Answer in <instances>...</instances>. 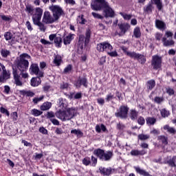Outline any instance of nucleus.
I'll list each match as a JSON object with an SVG mask.
<instances>
[{
  "mask_svg": "<svg viewBox=\"0 0 176 176\" xmlns=\"http://www.w3.org/2000/svg\"><path fill=\"white\" fill-rule=\"evenodd\" d=\"M30 58L31 56L28 54H22L16 60L17 68L21 71L20 75L23 79H28L29 75L25 71L28 69L30 65L28 60Z\"/></svg>",
  "mask_w": 176,
  "mask_h": 176,
  "instance_id": "obj_1",
  "label": "nucleus"
},
{
  "mask_svg": "<svg viewBox=\"0 0 176 176\" xmlns=\"http://www.w3.org/2000/svg\"><path fill=\"white\" fill-rule=\"evenodd\" d=\"M42 14H43V10L41 8H36L35 14H33L32 16V21L34 25H37L40 31L45 32V31H46V28L45 27V25L41 22Z\"/></svg>",
  "mask_w": 176,
  "mask_h": 176,
  "instance_id": "obj_2",
  "label": "nucleus"
},
{
  "mask_svg": "<svg viewBox=\"0 0 176 176\" xmlns=\"http://www.w3.org/2000/svg\"><path fill=\"white\" fill-rule=\"evenodd\" d=\"M96 49L98 52H107L110 57H118V52L116 50L112 51L113 47L108 42L98 44Z\"/></svg>",
  "mask_w": 176,
  "mask_h": 176,
  "instance_id": "obj_3",
  "label": "nucleus"
},
{
  "mask_svg": "<svg viewBox=\"0 0 176 176\" xmlns=\"http://www.w3.org/2000/svg\"><path fill=\"white\" fill-rule=\"evenodd\" d=\"M67 111L60 110L56 112V116L58 119L65 122V120H71L75 116V110L72 109H67Z\"/></svg>",
  "mask_w": 176,
  "mask_h": 176,
  "instance_id": "obj_4",
  "label": "nucleus"
},
{
  "mask_svg": "<svg viewBox=\"0 0 176 176\" xmlns=\"http://www.w3.org/2000/svg\"><path fill=\"white\" fill-rule=\"evenodd\" d=\"M91 34V32L90 30H87L86 32V37L85 38V36L83 35H80L78 38V46L80 49H83V46L85 45H87L89 43V41H90V35Z\"/></svg>",
  "mask_w": 176,
  "mask_h": 176,
  "instance_id": "obj_5",
  "label": "nucleus"
},
{
  "mask_svg": "<svg viewBox=\"0 0 176 176\" xmlns=\"http://www.w3.org/2000/svg\"><path fill=\"white\" fill-rule=\"evenodd\" d=\"M50 10L52 12L53 17H54L56 21L64 14V11H63V8H61L60 6L52 5L50 6Z\"/></svg>",
  "mask_w": 176,
  "mask_h": 176,
  "instance_id": "obj_6",
  "label": "nucleus"
},
{
  "mask_svg": "<svg viewBox=\"0 0 176 176\" xmlns=\"http://www.w3.org/2000/svg\"><path fill=\"white\" fill-rule=\"evenodd\" d=\"M107 3L105 0H91V9L92 10H101Z\"/></svg>",
  "mask_w": 176,
  "mask_h": 176,
  "instance_id": "obj_7",
  "label": "nucleus"
},
{
  "mask_svg": "<svg viewBox=\"0 0 176 176\" xmlns=\"http://www.w3.org/2000/svg\"><path fill=\"white\" fill-rule=\"evenodd\" d=\"M30 72L31 75H36L38 78H43V72L39 70V66L36 63L30 65Z\"/></svg>",
  "mask_w": 176,
  "mask_h": 176,
  "instance_id": "obj_8",
  "label": "nucleus"
},
{
  "mask_svg": "<svg viewBox=\"0 0 176 176\" xmlns=\"http://www.w3.org/2000/svg\"><path fill=\"white\" fill-rule=\"evenodd\" d=\"M44 24H53L54 21H57V19L54 16H52L49 12H45L42 19Z\"/></svg>",
  "mask_w": 176,
  "mask_h": 176,
  "instance_id": "obj_9",
  "label": "nucleus"
},
{
  "mask_svg": "<svg viewBox=\"0 0 176 176\" xmlns=\"http://www.w3.org/2000/svg\"><path fill=\"white\" fill-rule=\"evenodd\" d=\"M10 74L9 72L6 71L5 66L0 63V82H5L6 79H9Z\"/></svg>",
  "mask_w": 176,
  "mask_h": 176,
  "instance_id": "obj_10",
  "label": "nucleus"
},
{
  "mask_svg": "<svg viewBox=\"0 0 176 176\" xmlns=\"http://www.w3.org/2000/svg\"><path fill=\"white\" fill-rule=\"evenodd\" d=\"M103 9V14L106 19H108V17H115V11L109 6V4L108 3L104 6Z\"/></svg>",
  "mask_w": 176,
  "mask_h": 176,
  "instance_id": "obj_11",
  "label": "nucleus"
},
{
  "mask_svg": "<svg viewBox=\"0 0 176 176\" xmlns=\"http://www.w3.org/2000/svg\"><path fill=\"white\" fill-rule=\"evenodd\" d=\"M151 64L154 69H159L162 67V57L157 55L153 56Z\"/></svg>",
  "mask_w": 176,
  "mask_h": 176,
  "instance_id": "obj_12",
  "label": "nucleus"
},
{
  "mask_svg": "<svg viewBox=\"0 0 176 176\" xmlns=\"http://www.w3.org/2000/svg\"><path fill=\"white\" fill-rule=\"evenodd\" d=\"M127 112H129V108L125 106H121L120 107V111L115 113L117 118H121L122 119H124L127 118Z\"/></svg>",
  "mask_w": 176,
  "mask_h": 176,
  "instance_id": "obj_13",
  "label": "nucleus"
},
{
  "mask_svg": "<svg viewBox=\"0 0 176 176\" xmlns=\"http://www.w3.org/2000/svg\"><path fill=\"white\" fill-rule=\"evenodd\" d=\"M12 74H13L15 85H16V86H23V82H21V80L20 78V73H19V71L13 69Z\"/></svg>",
  "mask_w": 176,
  "mask_h": 176,
  "instance_id": "obj_14",
  "label": "nucleus"
},
{
  "mask_svg": "<svg viewBox=\"0 0 176 176\" xmlns=\"http://www.w3.org/2000/svg\"><path fill=\"white\" fill-rule=\"evenodd\" d=\"M58 105L60 111H65V109H68V102H67V100L64 98H59Z\"/></svg>",
  "mask_w": 176,
  "mask_h": 176,
  "instance_id": "obj_15",
  "label": "nucleus"
},
{
  "mask_svg": "<svg viewBox=\"0 0 176 176\" xmlns=\"http://www.w3.org/2000/svg\"><path fill=\"white\" fill-rule=\"evenodd\" d=\"M113 155V154L111 151H104L101 160H103L104 162L110 160Z\"/></svg>",
  "mask_w": 176,
  "mask_h": 176,
  "instance_id": "obj_16",
  "label": "nucleus"
},
{
  "mask_svg": "<svg viewBox=\"0 0 176 176\" xmlns=\"http://www.w3.org/2000/svg\"><path fill=\"white\" fill-rule=\"evenodd\" d=\"M75 38V34H69L67 36H65L63 42L65 45H69L71 43V41Z\"/></svg>",
  "mask_w": 176,
  "mask_h": 176,
  "instance_id": "obj_17",
  "label": "nucleus"
},
{
  "mask_svg": "<svg viewBox=\"0 0 176 176\" xmlns=\"http://www.w3.org/2000/svg\"><path fill=\"white\" fill-rule=\"evenodd\" d=\"M85 86V87H87V80L86 78H81L77 80L76 82V87L79 88L80 86Z\"/></svg>",
  "mask_w": 176,
  "mask_h": 176,
  "instance_id": "obj_18",
  "label": "nucleus"
},
{
  "mask_svg": "<svg viewBox=\"0 0 176 176\" xmlns=\"http://www.w3.org/2000/svg\"><path fill=\"white\" fill-rule=\"evenodd\" d=\"M130 28V25L129 23H124L120 25V30L121 31V34H124L127 32V30Z\"/></svg>",
  "mask_w": 176,
  "mask_h": 176,
  "instance_id": "obj_19",
  "label": "nucleus"
},
{
  "mask_svg": "<svg viewBox=\"0 0 176 176\" xmlns=\"http://www.w3.org/2000/svg\"><path fill=\"white\" fill-rule=\"evenodd\" d=\"M41 85V77L38 76L37 78H32L31 80V86L36 87Z\"/></svg>",
  "mask_w": 176,
  "mask_h": 176,
  "instance_id": "obj_20",
  "label": "nucleus"
},
{
  "mask_svg": "<svg viewBox=\"0 0 176 176\" xmlns=\"http://www.w3.org/2000/svg\"><path fill=\"white\" fill-rule=\"evenodd\" d=\"M135 170L136 173L143 176H151L149 173L146 172L145 170L141 169L140 167L135 166Z\"/></svg>",
  "mask_w": 176,
  "mask_h": 176,
  "instance_id": "obj_21",
  "label": "nucleus"
},
{
  "mask_svg": "<svg viewBox=\"0 0 176 176\" xmlns=\"http://www.w3.org/2000/svg\"><path fill=\"white\" fill-rule=\"evenodd\" d=\"M51 108H52V102H45L40 107V109L41 111H49V109Z\"/></svg>",
  "mask_w": 176,
  "mask_h": 176,
  "instance_id": "obj_22",
  "label": "nucleus"
},
{
  "mask_svg": "<svg viewBox=\"0 0 176 176\" xmlns=\"http://www.w3.org/2000/svg\"><path fill=\"white\" fill-rule=\"evenodd\" d=\"M100 173L101 174H103V175H110L111 173H112V169L111 168H107L104 167L99 168Z\"/></svg>",
  "mask_w": 176,
  "mask_h": 176,
  "instance_id": "obj_23",
  "label": "nucleus"
},
{
  "mask_svg": "<svg viewBox=\"0 0 176 176\" xmlns=\"http://www.w3.org/2000/svg\"><path fill=\"white\" fill-rule=\"evenodd\" d=\"M104 152V150L98 148V149L94 150V154H95L96 156L98 157L99 159L101 160L102 159Z\"/></svg>",
  "mask_w": 176,
  "mask_h": 176,
  "instance_id": "obj_24",
  "label": "nucleus"
},
{
  "mask_svg": "<svg viewBox=\"0 0 176 176\" xmlns=\"http://www.w3.org/2000/svg\"><path fill=\"white\" fill-rule=\"evenodd\" d=\"M155 25H156L157 28H159V30H166V24L164 23L163 21L157 20L155 21Z\"/></svg>",
  "mask_w": 176,
  "mask_h": 176,
  "instance_id": "obj_25",
  "label": "nucleus"
},
{
  "mask_svg": "<svg viewBox=\"0 0 176 176\" xmlns=\"http://www.w3.org/2000/svg\"><path fill=\"white\" fill-rule=\"evenodd\" d=\"M20 94L22 96H26V97H34L35 96V94L31 91L21 90L20 91Z\"/></svg>",
  "mask_w": 176,
  "mask_h": 176,
  "instance_id": "obj_26",
  "label": "nucleus"
},
{
  "mask_svg": "<svg viewBox=\"0 0 176 176\" xmlns=\"http://www.w3.org/2000/svg\"><path fill=\"white\" fill-rule=\"evenodd\" d=\"M162 41L164 43V46H173V45H174V41L167 40L166 37L162 38Z\"/></svg>",
  "mask_w": 176,
  "mask_h": 176,
  "instance_id": "obj_27",
  "label": "nucleus"
},
{
  "mask_svg": "<svg viewBox=\"0 0 176 176\" xmlns=\"http://www.w3.org/2000/svg\"><path fill=\"white\" fill-rule=\"evenodd\" d=\"M175 162H176V157H173V158L168 157L166 163L170 165V167H175Z\"/></svg>",
  "mask_w": 176,
  "mask_h": 176,
  "instance_id": "obj_28",
  "label": "nucleus"
},
{
  "mask_svg": "<svg viewBox=\"0 0 176 176\" xmlns=\"http://www.w3.org/2000/svg\"><path fill=\"white\" fill-rule=\"evenodd\" d=\"M72 134H75L78 138L83 137V132L80 131V129H73L71 131Z\"/></svg>",
  "mask_w": 176,
  "mask_h": 176,
  "instance_id": "obj_29",
  "label": "nucleus"
},
{
  "mask_svg": "<svg viewBox=\"0 0 176 176\" xmlns=\"http://www.w3.org/2000/svg\"><path fill=\"white\" fill-rule=\"evenodd\" d=\"M145 151H140L138 150H132L131 151V156H138L139 155H145Z\"/></svg>",
  "mask_w": 176,
  "mask_h": 176,
  "instance_id": "obj_30",
  "label": "nucleus"
},
{
  "mask_svg": "<svg viewBox=\"0 0 176 176\" xmlns=\"http://www.w3.org/2000/svg\"><path fill=\"white\" fill-rule=\"evenodd\" d=\"M62 61H63V59L61 58V56L60 55L56 56L54 59V63L55 64V65H57V66L60 65Z\"/></svg>",
  "mask_w": 176,
  "mask_h": 176,
  "instance_id": "obj_31",
  "label": "nucleus"
},
{
  "mask_svg": "<svg viewBox=\"0 0 176 176\" xmlns=\"http://www.w3.org/2000/svg\"><path fill=\"white\" fill-rule=\"evenodd\" d=\"M63 41L61 39V36H58L55 38L54 43L57 47H61V43Z\"/></svg>",
  "mask_w": 176,
  "mask_h": 176,
  "instance_id": "obj_32",
  "label": "nucleus"
},
{
  "mask_svg": "<svg viewBox=\"0 0 176 176\" xmlns=\"http://www.w3.org/2000/svg\"><path fill=\"white\" fill-rule=\"evenodd\" d=\"M138 140H140V141H145L146 140H149L151 136L148 134H140L138 135Z\"/></svg>",
  "mask_w": 176,
  "mask_h": 176,
  "instance_id": "obj_33",
  "label": "nucleus"
},
{
  "mask_svg": "<svg viewBox=\"0 0 176 176\" xmlns=\"http://www.w3.org/2000/svg\"><path fill=\"white\" fill-rule=\"evenodd\" d=\"M164 130H166L168 131V133H170V134H175V129L170 127L168 125H165L164 126Z\"/></svg>",
  "mask_w": 176,
  "mask_h": 176,
  "instance_id": "obj_34",
  "label": "nucleus"
},
{
  "mask_svg": "<svg viewBox=\"0 0 176 176\" xmlns=\"http://www.w3.org/2000/svg\"><path fill=\"white\" fill-rule=\"evenodd\" d=\"M153 3L156 5L158 10H162L163 8V4L162 3V1L160 0H152Z\"/></svg>",
  "mask_w": 176,
  "mask_h": 176,
  "instance_id": "obj_35",
  "label": "nucleus"
},
{
  "mask_svg": "<svg viewBox=\"0 0 176 176\" xmlns=\"http://www.w3.org/2000/svg\"><path fill=\"white\" fill-rule=\"evenodd\" d=\"M155 82L153 80H150L147 82V88L148 90H152L155 86Z\"/></svg>",
  "mask_w": 176,
  "mask_h": 176,
  "instance_id": "obj_36",
  "label": "nucleus"
},
{
  "mask_svg": "<svg viewBox=\"0 0 176 176\" xmlns=\"http://www.w3.org/2000/svg\"><path fill=\"white\" fill-rule=\"evenodd\" d=\"M133 36L135 38H140L141 36V30L140 28H135L133 30Z\"/></svg>",
  "mask_w": 176,
  "mask_h": 176,
  "instance_id": "obj_37",
  "label": "nucleus"
},
{
  "mask_svg": "<svg viewBox=\"0 0 176 176\" xmlns=\"http://www.w3.org/2000/svg\"><path fill=\"white\" fill-rule=\"evenodd\" d=\"M160 113L162 118H168V116H170V111L166 110V109H161Z\"/></svg>",
  "mask_w": 176,
  "mask_h": 176,
  "instance_id": "obj_38",
  "label": "nucleus"
},
{
  "mask_svg": "<svg viewBox=\"0 0 176 176\" xmlns=\"http://www.w3.org/2000/svg\"><path fill=\"white\" fill-rule=\"evenodd\" d=\"M137 60H138L139 63H141V64H144L145 61H146V59L145 58V56L144 55H141L140 54H138Z\"/></svg>",
  "mask_w": 176,
  "mask_h": 176,
  "instance_id": "obj_39",
  "label": "nucleus"
},
{
  "mask_svg": "<svg viewBox=\"0 0 176 176\" xmlns=\"http://www.w3.org/2000/svg\"><path fill=\"white\" fill-rule=\"evenodd\" d=\"M86 19L83 15H80L77 18V23L79 24H86Z\"/></svg>",
  "mask_w": 176,
  "mask_h": 176,
  "instance_id": "obj_40",
  "label": "nucleus"
},
{
  "mask_svg": "<svg viewBox=\"0 0 176 176\" xmlns=\"http://www.w3.org/2000/svg\"><path fill=\"white\" fill-rule=\"evenodd\" d=\"M26 12L28 13H29L30 14H32V16H34V14H35V12L36 11V8L35 10H34L32 8V7L28 6H26V9H25Z\"/></svg>",
  "mask_w": 176,
  "mask_h": 176,
  "instance_id": "obj_41",
  "label": "nucleus"
},
{
  "mask_svg": "<svg viewBox=\"0 0 176 176\" xmlns=\"http://www.w3.org/2000/svg\"><path fill=\"white\" fill-rule=\"evenodd\" d=\"M137 116H138V112L135 111V110H131L130 118L132 120H135L137 119Z\"/></svg>",
  "mask_w": 176,
  "mask_h": 176,
  "instance_id": "obj_42",
  "label": "nucleus"
},
{
  "mask_svg": "<svg viewBox=\"0 0 176 176\" xmlns=\"http://www.w3.org/2000/svg\"><path fill=\"white\" fill-rule=\"evenodd\" d=\"M31 113L34 116H41V115H42L43 112L41 111L40 110L36 109H33L31 111Z\"/></svg>",
  "mask_w": 176,
  "mask_h": 176,
  "instance_id": "obj_43",
  "label": "nucleus"
},
{
  "mask_svg": "<svg viewBox=\"0 0 176 176\" xmlns=\"http://www.w3.org/2000/svg\"><path fill=\"white\" fill-rule=\"evenodd\" d=\"M146 123L148 126H152L155 123H156V119L154 118H148L146 119Z\"/></svg>",
  "mask_w": 176,
  "mask_h": 176,
  "instance_id": "obj_44",
  "label": "nucleus"
},
{
  "mask_svg": "<svg viewBox=\"0 0 176 176\" xmlns=\"http://www.w3.org/2000/svg\"><path fill=\"white\" fill-rule=\"evenodd\" d=\"M10 116L13 122H17V119H19V116L17 114V112L14 111L11 113Z\"/></svg>",
  "mask_w": 176,
  "mask_h": 176,
  "instance_id": "obj_45",
  "label": "nucleus"
},
{
  "mask_svg": "<svg viewBox=\"0 0 176 176\" xmlns=\"http://www.w3.org/2000/svg\"><path fill=\"white\" fill-rule=\"evenodd\" d=\"M12 37H13V34H12V33H10V32H6L4 34V38H5L6 41H10V39H12Z\"/></svg>",
  "mask_w": 176,
  "mask_h": 176,
  "instance_id": "obj_46",
  "label": "nucleus"
},
{
  "mask_svg": "<svg viewBox=\"0 0 176 176\" xmlns=\"http://www.w3.org/2000/svg\"><path fill=\"white\" fill-rule=\"evenodd\" d=\"M91 14L94 19H98L99 20H102L104 19V16L97 13V12H91Z\"/></svg>",
  "mask_w": 176,
  "mask_h": 176,
  "instance_id": "obj_47",
  "label": "nucleus"
},
{
  "mask_svg": "<svg viewBox=\"0 0 176 176\" xmlns=\"http://www.w3.org/2000/svg\"><path fill=\"white\" fill-rule=\"evenodd\" d=\"M126 56H129V57H131V58H136L138 56V54L133 52H126Z\"/></svg>",
  "mask_w": 176,
  "mask_h": 176,
  "instance_id": "obj_48",
  "label": "nucleus"
},
{
  "mask_svg": "<svg viewBox=\"0 0 176 176\" xmlns=\"http://www.w3.org/2000/svg\"><path fill=\"white\" fill-rule=\"evenodd\" d=\"M1 54L3 57H8L10 54V52L8 50H1Z\"/></svg>",
  "mask_w": 176,
  "mask_h": 176,
  "instance_id": "obj_49",
  "label": "nucleus"
},
{
  "mask_svg": "<svg viewBox=\"0 0 176 176\" xmlns=\"http://www.w3.org/2000/svg\"><path fill=\"white\" fill-rule=\"evenodd\" d=\"M120 14L123 17L124 20H130V19H131V14H127L123 12H120Z\"/></svg>",
  "mask_w": 176,
  "mask_h": 176,
  "instance_id": "obj_50",
  "label": "nucleus"
},
{
  "mask_svg": "<svg viewBox=\"0 0 176 176\" xmlns=\"http://www.w3.org/2000/svg\"><path fill=\"white\" fill-rule=\"evenodd\" d=\"M113 98H115V96L112 94V93H110L107 95L105 100L106 101L109 102L111 100H113Z\"/></svg>",
  "mask_w": 176,
  "mask_h": 176,
  "instance_id": "obj_51",
  "label": "nucleus"
},
{
  "mask_svg": "<svg viewBox=\"0 0 176 176\" xmlns=\"http://www.w3.org/2000/svg\"><path fill=\"white\" fill-rule=\"evenodd\" d=\"M0 17L4 21H10V20H12V16H10L1 15Z\"/></svg>",
  "mask_w": 176,
  "mask_h": 176,
  "instance_id": "obj_52",
  "label": "nucleus"
},
{
  "mask_svg": "<svg viewBox=\"0 0 176 176\" xmlns=\"http://www.w3.org/2000/svg\"><path fill=\"white\" fill-rule=\"evenodd\" d=\"M164 99L162 97L157 96L154 99V102H156L157 104H160L163 102Z\"/></svg>",
  "mask_w": 176,
  "mask_h": 176,
  "instance_id": "obj_53",
  "label": "nucleus"
},
{
  "mask_svg": "<svg viewBox=\"0 0 176 176\" xmlns=\"http://www.w3.org/2000/svg\"><path fill=\"white\" fill-rule=\"evenodd\" d=\"M158 140H160V141H162V142L164 144V145H167V138H166V137L162 135L159 136Z\"/></svg>",
  "mask_w": 176,
  "mask_h": 176,
  "instance_id": "obj_54",
  "label": "nucleus"
},
{
  "mask_svg": "<svg viewBox=\"0 0 176 176\" xmlns=\"http://www.w3.org/2000/svg\"><path fill=\"white\" fill-rule=\"evenodd\" d=\"M43 100V96H41L40 98H33L34 104H38V102H41Z\"/></svg>",
  "mask_w": 176,
  "mask_h": 176,
  "instance_id": "obj_55",
  "label": "nucleus"
},
{
  "mask_svg": "<svg viewBox=\"0 0 176 176\" xmlns=\"http://www.w3.org/2000/svg\"><path fill=\"white\" fill-rule=\"evenodd\" d=\"M72 69V66L71 65H69L67 66V67L65 68L64 69V73L65 74H69Z\"/></svg>",
  "mask_w": 176,
  "mask_h": 176,
  "instance_id": "obj_56",
  "label": "nucleus"
},
{
  "mask_svg": "<svg viewBox=\"0 0 176 176\" xmlns=\"http://www.w3.org/2000/svg\"><path fill=\"white\" fill-rule=\"evenodd\" d=\"M82 164H84L85 166H89L90 164V158H84L82 160Z\"/></svg>",
  "mask_w": 176,
  "mask_h": 176,
  "instance_id": "obj_57",
  "label": "nucleus"
},
{
  "mask_svg": "<svg viewBox=\"0 0 176 176\" xmlns=\"http://www.w3.org/2000/svg\"><path fill=\"white\" fill-rule=\"evenodd\" d=\"M3 93H5V94H10V87L8 86V85H5Z\"/></svg>",
  "mask_w": 176,
  "mask_h": 176,
  "instance_id": "obj_58",
  "label": "nucleus"
},
{
  "mask_svg": "<svg viewBox=\"0 0 176 176\" xmlns=\"http://www.w3.org/2000/svg\"><path fill=\"white\" fill-rule=\"evenodd\" d=\"M97 102L99 104V105H103L105 104V100L103 98H98L97 99Z\"/></svg>",
  "mask_w": 176,
  "mask_h": 176,
  "instance_id": "obj_59",
  "label": "nucleus"
},
{
  "mask_svg": "<svg viewBox=\"0 0 176 176\" xmlns=\"http://www.w3.org/2000/svg\"><path fill=\"white\" fill-rule=\"evenodd\" d=\"M138 123L139 124H140L141 126H142V124H145V119H144V118H142V117H140L138 119Z\"/></svg>",
  "mask_w": 176,
  "mask_h": 176,
  "instance_id": "obj_60",
  "label": "nucleus"
},
{
  "mask_svg": "<svg viewBox=\"0 0 176 176\" xmlns=\"http://www.w3.org/2000/svg\"><path fill=\"white\" fill-rule=\"evenodd\" d=\"M0 111H1V113H5V115H6L7 116H9L10 113H9V111H8V109H6L3 107H1Z\"/></svg>",
  "mask_w": 176,
  "mask_h": 176,
  "instance_id": "obj_61",
  "label": "nucleus"
},
{
  "mask_svg": "<svg viewBox=\"0 0 176 176\" xmlns=\"http://www.w3.org/2000/svg\"><path fill=\"white\" fill-rule=\"evenodd\" d=\"M47 118L50 119V120H52L53 118H54V113L50 111L47 113Z\"/></svg>",
  "mask_w": 176,
  "mask_h": 176,
  "instance_id": "obj_62",
  "label": "nucleus"
},
{
  "mask_svg": "<svg viewBox=\"0 0 176 176\" xmlns=\"http://www.w3.org/2000/svg\"><path fill=\"white\" fill-rule=\"evenodd\" d=\"M91 166H93V167H96V164H97V158L94 156H91Z\"/></svg>",
  "mask_w": 176,
  "mask_h": 176,
  "instance_id": "obj_63",
  "label": "nucleus"
},
{
  "mask_svg": "<svg viewBox=\"0 0 176 176\" xmlns=\"http://www.w3.org/2000/svg\"><path fill=\"white\" fill-rule=\"evenodd\" d=\"M25 25L28 30V31H32L33 28L32 26L31 25V23L30 21H27L25 23Z\"/></svg>",
  "mask_w": 176,
  "mask_h": 176,
  "instance_id": "obj_64",
  "label": "nucleus"
}]
</instances>
